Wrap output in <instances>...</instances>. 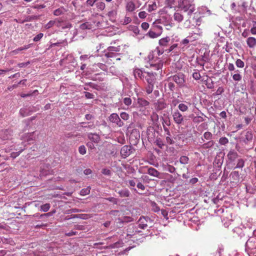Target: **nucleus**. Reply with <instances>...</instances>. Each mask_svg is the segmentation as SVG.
<instances>
[{
	"instance_id": "nucleus-1",
	"label": "nucleus",
	"mask_w": 256,
	"mask_h": 256,
	"mask_svg": "<svg viewBox=\"0 0 256 256\" xmlns=\"http://www.w3.org/2000/svg\"><path fill=\"white\" fill-rule=\"evenodd\" d=\"M177 7L180 10L186 13L188 20L195 10L194 6L192 0H178Z\"/></svg>"
},
{
	"instance_id": "nucleus-2",
	"label": "nucleus",
	"mask_w": 256,
	"mask_h": 256,
	"mask_svg": "<svg viewBox=\"0 0 256 256\" xmlns=\"http://www.w3.org/2000/svg\"><path fill=\"white\" fill-rule=\"evenodd\" d=\"M172 80L180 88L186 86L185 75L182 73H178L172 76Z\"/></svg>"
},
{
	"instance_id": "nucleus-3",
	"label": "nucleus",
	"mask_w": 256,
	"mask_h": 256,
	"mask_svg": "<svg viewBox=\"0 0 256 256\" xmlns=\"http://www.w3.org/2000/svg\"><path fill=\"white\" fill-rule=\"evenodd\" d=\"M110 122L114 123L118 127L121 128L124 126V122L121 120L119 116L116 113H112L109 116Z\"/></svg>"
},
{
	"instance_id": "nucleus-4",
	"label": "nucleus",
	"mask_w": 256,
	"mask_h": 256,
	"mask_svg": "<svg viewBox=\"0 0 256 256\" xmlns=\"http://www.w3.org/2000/svg\"><path fill=\"white\" fill-rule=\"evenodd\" d=\"M172 117H173L174 122L177 124H182L184 121V116L178 110L172 113Z\"/></svg>"
},
{
	"instance_id": "nucleus-5",
	"label": "nucleus",
	"mask_w": 256,
	"mask_h": 256,
	"mask_svg": "<svg viewBox=\"0 0 256 256\" xmlns=\"http://www.w3.org/2000/svg\"><path fill=\"white\" fill-rule=\"evenodd\" d=\"M132 147L130 146L125 145L121 148L120 154L123 158H127L132 152Z\"/></svg>"
},
{
	"instance_id": "nucleus-6",
	"label": "nucleus",
	"mask_w": 256,
	"mask_h": 256,
	"mask_svg": "<svg viewBox=\"0 0 256 256\" xmlns=\"http://www.w3.org/2000/svg\"><path fill=\"white\" fill-rule=\"evenodd\" d=\"M56 26L58 28H62V30L71 28L70 24L69 22H66L61 19H56Z\"/></svg>"
},
{
	"instance_id": "nucleus-7",
	"label": "nucleus",
	"mask_w": 256,
	"mask_h": 256,
	"mask_svg": "<svg viewBox=\"0 0 256 256\" xmlns=\"http://www.w3.org/2000/svg\"><path fill=\"white\" fill-rule=\"evenodd\" d=\"M183 10H178L174 14V18L175 22L179 23L182 22L184 19V16L182 12Z\"/></svg>"
},
{
	"instance_id": "nucleus-8",
	"label": "nucleus",
	"mask_w": 256,
	"mask_h": 256,
	"mask_svg": "<svg viewBox=\"0 0 256 256\" xmlns=\"http://www.w3.org/2000/svg\"><path fill=\"white\" fill-rule=\"evenodd\" d=\"M149 220L148 218L141 216L138 221V228L142 229L146 228L148 226V220Z\"/></svg>"
},
{
	"instance_id": "nucleus-9",
	"label": "nucleus",
	"mask_w": 256,
	"mask_h": 256,
	"mask_svg": "<svg viewBox=\"0 0 256 256\" xmlns=\"http://www.w3.org/2000/svg\"><path fill=\"white\" fill-rule=\"evenodd\" d=\"M144 78L148 84H154L156 78L152 72H144Z\"/></svg>"
},
{
	"instance_id": "nucleus-10",
	"label": "nucleus",
	"mask_w": 256,
	"mask_h": 256,
	"mask_svg": "<svg viewBox=\"0 0 256 256\" xmlns=\"http://www.w3.org/2000/svg\"><path fill=\"white\" fill-rule=\"evenodd\" d=\"M170 40V37H164L159 40L158 44L162 47H166L168 46Z\"/></svg>"
},
{
	"instance_id": "nucleus-11",
	"label": "nucleus",
	"mask_w": 256,
	"mask_h": 256,
	"mask_svg": "<svg viewBox=\"0 0 256 256\" xmlns=\"http://www.w3.org/2000/svg\"><path fill=\"white\" fill-rule=\"evenodd\" d=\"M186 104L184 103H180L178 105V108L180 111L184 112L188 111V106H191V103L190 102H186Z\"/></svg>"
},
{
	"instance_id": "nucleus-12",
	"label": "nucleus",
	"mask_w": 256,
	"mask_h": 256,
	"mask_svg": "<svg viewBox=\"0 0 256 256\" xmlns=\"http://www.w3.org/2000/svg\"><path fill=\"white\" fill-rule=\"evenodd\" d=\"M147 174L150 176H152L158 178L159 177L160 174V173L158 171V170L152 167H150L148 168Z\"/></svg>"
},
{
	"instance_id": "nucleus-13",
	"label": "nucleus",
	"mask_w": 256,
	"mask_h": 256,
	"mask_svg": "<svg viewBox=\"0 0 256 256\" xmlns=\"http://www.w3.org/2000/svg\"><path fill=\"white\" fill-rule=\"evenodd\" d=\"M134 74L136 78H139L142 79L144 76V74L139 68H136L134 71Z\"/></svg>"
},
{
	"instance_id": "nucleus-14",
	"label": "nucleus",
	"mask_w": 256,
	"mask_h": 256,
	"mask_svg": "<svg viewBox=\"0 0 256 256\" xmlns=\"http://www.w3.org/2000/svg\"><path fill=\"white\" fill-rule=\"evenodd\" d=\"M136 10V5L132 1H129L126 5V10L128 12H132Z\"/></svg>"
},
{
	"instance_id": "nucleus-15",
	"label": "nucleus",
	"mask_w": 256,
	"mask_h": 256,
	"mask_svg": "<svg viewBox=\"0 0 256 256\" xmlns=\"http://www.w3.org/2000/svg\"><path fill=\"white\" fill-rule=\"evenodd\" d=\"M30 47V44H27V45H24L23 46L18 48L12 50L11 52V54L13 55L16 54L23 50H26L29 48Z\"/></svg>"
},
{
	"instance_id": "nucleus-16",
	"label": "nucleus",
	"mask_w": 256,
	"mask_h": 256,
	"mask_svg": "<svg viewBox=\"0 0 256 256\" xmlns=\"http://www.w3.org/2000/svg\"><path fill=\"white\" fill-rule=\"evenodd\" d=\"M247 44L250 48H252L256 46V38L254 37H249L247 40Z\"/></svg>"
},
{
	"instance_id": "nucleus-17",
	"label": "nucleus",
	"mask_w": 256,
	"mask_h": 256,
	"mask_svg": "<svg viewBox=\"0 0 256 256\" xmlns=\"http://www.w3.org/2000/svg\"><path fill=\"white\" fill-rule=\"evenodd\" d=\"M227 157L229 160L234 161L238 157V154L236 152H235L234 150H230L228 152L227 154Z\"/></svg>"
},
{
	"instance_id": "nucleus-18",
	"label": "nucleus",
	"mask_w": 256,
	"mask_h": 256,
	"mask_svg": "<svg viewBox=\"0 0 256 256\" xmlns=\"http://www.w3.org/2000/svg\"><path fill=\"white\" fill-rule=\"evenodd\" d=\"M88 138L94 143H98L100 142V136L94 134H90L88 135Z\"/></svg>"
},
{
	"instance_id": "nucleus-19",
	"label": "nucleus",
	"mask_w": 256,
	"mask_h": 256,
	"mask_svg": "<svg viewBox=\"0 0 256 256\" xmlns=\"http://www.w3.org/2000/svg\"><path fill=\"white\" fill-rule=\"evenodd\" d=\"M92 28V24L90 22H85L80 26V30H90Z\"/></svg>"
},
{
	"instance_id": "nucleus-20",
	"label": "nucleus",
	"mask_w": 256,
	"mask_h": 256,
	"mask_svg": "<svg viewBox=\"0 0 256 256\" xmlns=\"http://www.w3.org/2000/svg\"><path fill=\"white\" fill-rule=\"evenodd\" d=\"M252 139V134L250 131H247L245 132L244 136V142L247 143Z\"/></svg>"
},
{
	"instance_id": "nucleus-21",
	"label": "nucleus",
	"mask_w": 256,
	"mask_h": 256,
	"mask_svg": "<svg viewBox=\"0 0 256 256\" xmlns=\"http://www.w3.org/2000/svg\"><path fill=\"white\" fill-rule=\"evenodd\" d=\"M96 6L98 12H102L104 10L106 5L103 2H98L96 4Z\"/></svg>"
},
{
	"instance_id": "nucleus-22",
	"label": "nucleus",
	"mask_w": 256,
	"mask_h": 256,
	"mask_svg": "<svg viewBox=\"0 0 256 256\" xmlns=\"http://www.w3.org/2000/svg\"><path fill=\"white\" fill-rule=\"evenodd\" d=\"M166 104L162 100H159L156 104V109L158 110H162L166 108Z\"/></svg>"
},
{
	"instance_id": "nucleus-23",
	"label": "nucleus",
	"mask_w": 256,
	"mask_h": 256,
	"mask_svg": "<svg viewBox=\"0 0 256 256\" xmlns=\"http://www.w3.org/2000/svg\"><path fill=\"white\" fill-rule=\"evenodd\" d=\"M66 12V10L64 8L60 7L54 10V14L56 16H58L64 14Z\"/></svg>"
},
{
	"instance_id": "nucleus-24",
	"label": "nucleus",
	"mask_w": 256,
	"mask_h": 256,
	"mask_svg": "<svg viewBox=\"0 0 256 256\" xmlns=\"http://www.w3.org/2000/svg\"><path fill=\"white\" fill-rule=\"evenodd\" d=\"M234 74L232 75V78L234 81L239 82L241 80L242 78V76L240 73V71L238 70H236L234 72Z\"/></svg>"
},
{
	"instance_id": "nucleus-25",
	"label": "nucleus",
	"mask_w": 256,
	"mask_h": 256,
	"mask_svg": "<svg viewBox=\"0 0 256 256\" xmlns=\"http://www.w3.org/2000/svg\"><path fill=\"white\" fill-rule=\"evenodd\" d=\"M119 54L114 52H108L107 53H106L105 56L107 58H116V60H120V58H117L116 56H119Z\"/></svg>"
},
{
	"instance_id": "nucleus-26",
	"label": "nucleus",
	"mask_w": 256,
	"mask_h": 256,
	"mask_svg": "<svg viewBox=\"0 0 256 256\" xmlns=\"http://www.w3.org/2000/svg\"><path fill=\"white\" fill-rule=\"evenodd\" d=\"M138 102L142 106H146L150 104V102L143 98H138Z\"/></svg>"
},
{
	"instance_id": "nucleus-27",
	"label": "nucleus",
	"mask_w": 256,
	"mask_h": 256,
	"mask_svg": "<svg viewBox=\"0 0 256 256\" xmlns=\"http://www.w3.org/2000/svg\"><path fill=\"white\" fill-rule=\"evenodd\" d=\"M160 34H161V32H160V34H157L154 30H149L148 32V34H147L146 35L148 36L149 37L154 38H156L160 36Z\"/></svg>"
},
{
	"instance_id": "nucleus-28",
	"label": "nucleus",
	"mask_w": 256,
	"mask_h": 256,
	"mask_svg": "<svg viewBox=\"0 0 256 256\" xmlns=\"http://www.w3.org/2000/svg\"><path fill=\"white\" fill-rule=\"evenodd\" d=\"M214 144V142L213 140H210L207 143L202 144L201 147L204 149H208L212 146Z\"/></svg>"
},
{
	"instance_id": "nucleus-29",
	"label": "nucleus",
	"mask_w": 256,
	"mask_h": 256,
	"mask_svg": "<svg viewBox=\"0 0 256 256\" xmlns=\"http://www.w3.org/2000/svg\"><path fill=\"white\" fill-rule=\"evenodd\" d=\"M118 194L122 198H128L130 196L128 190H121L119 191Z\"/></svg>"
},
{
	"instance_id": "nucleus-30",
	"label": "nucleus",
	"mask_w": 256,
	"mask_h": 256,
	"mask_svg": "<svg viewBox=\"0 0 256 256\" xmlns=\"http://www.w3.org/2000/svg\"><path fill=\"white\" fill-rule=\"evenodd\" d=\"M50 208V204H44L40 206V211H42L44 212H47Z\"/></svg>"
},
{
	"instance_id": "nucleus-31",
	"label": "nucleus",
	"mask_w": 256,
	"mask_h": 256,
	"mask_svg": "<svg viewBox=\"0 0 256 256\" xmlns=\"http://www.w3.org/2000/svg\"><path fill=\"white\" fill-rule=\"evenodd\" d=\"M108 50L110 52H119L120 50V47L118 46H110L108 48Z\"/></svg>"
},
{
	"instance_id": "nucleus-32",
	"label": "nucleus",
	"mask_w": 256,
	"mask_h": 256,
	"mask_svg": "<svg viewBox=\"0 0 256 256\" xmlns=\"http://www.w3.org/2000/svg\"><path fill=\"white\" fill-rule=\"evenodd\" d=\"M154 84H148V86L146 88V90L147 94H150L152 92L154 88Z\"/></svg>"
},
{
	"instance_id": "nucleus-33",
	"label": "nucleus",
	"mask_w": 256,
	"mask_h": 256,
	"mask_svg": "<svg viewBox=\"0 0 256 256\" xmlns=\"http://www.w3.org/2000/svg\"><path fill=\"white\" fill-rule=\"evenodd\" d=\"M56 19L54 20H51L47 23V24L46 25V29H49L52 28L54 26H56Z\"/></svg>"
},
{
	"instance_id": "nucleus-34",
	"label": "nucleus",
	"mask_w": 256,
	"mask_h": 256,
	"mask_svg": "<svg viewBox=\"0 0 256 256\" xmlns=\"http://www.w3.org/2000/svg\"><path fill=\"white\" fill-rule=\"evenodd\" d=\"M190 159L186 156H182L180 158V162L182 164H187Z\"/></svg>"
},
{
	"instance_id": "nucleus-35",
	"label": "nucleus",
	"mask_w": 256,
	"mask_h": 256,
	"mask_svg": "<svg viewBox=\"0 0 256 256\" xmlns=\"http://www.w3.org/2000/svg\"><path fill=\"white\" fill-rule=\"evenodd\" d=\"M212 135L210 132H205L203 134V137L206 140H210L212 138Z\"/></svg>"
},
{
	"instance_id": "nucleus-36",
	"label": "nucleus",
	"mask_w": 256,
	"mask_h": 256,
	"mask_svg": "<svg viewBox=\"0 0 256 256\" xmlns=\"http://www.w3.org/2000/svg\"><path fill=\"white\" fill-rule=\"evenodd\" d=\"M90 192V188L89 187L86 188L82 189L80 191V194L82 196H86Z\"/></svg>"
},
{
	"instance_id": "nucleus-37",
	"label": "nucleus",
	"mask_w": 256,
	"mask_h": 256,
	"mask_svg": "<svg viewBox=\"0 0 256 256\" xmlns=\"http://www.w3.org/2000/svg\"><path fill=\"white\" fill-rule=\"evenodd\" d=\"M244 161L242 159H238L236 168H242L244 166Z\"/></svg>"
},
{
	"instance_id": "nucleus-38",
	"label": "nucleus",
	"mask_w": 256,
	"mask_h": 256,
	"mask_svg": "<svg viewBox=\"0 0 256 256\" xmlns=\"http://www.w3.org/2000/svg\"><path fill=\"white\" fill-rule=\"evenodd\" d=\"M20 114L22 117H25L29 115L27 109L25 108H21L20 111Z\"/></svg>"
},
{
	"instance_id": "nucleus-39",
	"label": "nucleus",
	"mask_w": 256,
	"mask_h": 256,
	"mask_svg": "<svg viewBox=\"0 0 256 256\" xmlns=\"http://www.w3.org/2000/svg\"><path fill=\"white\" fill-rule=\"evenodd\" d=\"M120 116L122 120H128L129 114L125 112H122L120 114Z\"/></svg>"
},
{
	"instance_id": "nucleus-40",
	"label": "nucleus",
	"mask_w": 256,
	"mask_h": 256,
	"mask_svg": "<svg viewBox=\"0 0 256 256\" xmlns=\"http://www.w3.org/2000/svg\"><path fill=\"white\" fill-rule=\"evenodd\" d=\"M152 210L155 212H158L160 210V208L155 202L152 204Z\"/></svg>"
},
{
	"instance_id": "nucleus-41",
	"label": "nucleus",
	"mask_w": 256,
	"mask_h": 256,
	"mask_svg": "<svg viewBox=\"0 0 256 256\" xmlns=\"http://www.w3.org/2000/svg\"><path fill=\"white\" fill-rule=\"evenodd\" d=\"M228 140L226 137L220 138L219 140L220 144H226L228 143Z\"/></svg>"
},
{
	"instance_id": "nucleus-42",
	"label": "nucleus",
	"mask_w": 256,
	"mask_h": 256,
	"mask_svg": "<svg viewBox=\"0 0 256 256\" xmlns=\"http://www.w3.org/2000/svg\"><path fill=\"white\" fill-rule=\"evenodd\" d=\"M236 66L238 68H244V62L242 60L238 59L237 60L236 62Z\"/></svg>"
},
{
	"instance_id": "nucleus-43",
	"label": "nucleus",
	"mask_w": 256,
	"mask_h": 256,
	"mask_svg": "<svg viewBox=\"0 0 256 256\" xmlns=\"http://www.w3.org/2000/svg\"><path fill=\"white\" fill-rule=\"evenodd\" d=\"M86 148L84 146H80L78 148V152L81 154H84L86 153Z\"/></svg>"
},
{
	"instance_id": "nucleus-44",
	"label": "nucleus",
	"mask_w": 256,
	"mask_h": 256,
	"mask_svg": "<svg viewBox=\"0 0 256 256\" xmlns=\"http://www.w3.org/2000/svg\"><path fill=\"white\" fill-rule=\"evenodd\" d=\"M102 172L104 176H110V174H112L111 170L110 169L106 168H103L102 170Z\"/></svg>"
},
{
	"instance_id": "nucleus-45",
	"label": "nucleus",
	"mask_w": 256,
	"mask_h": 256,
	"mask_svg": "<svg viewBox=\"0 0 256 256\" xmlns=\"http://www.w3.org/2000/svg\"><path fill=\"white\" fill-rule=\"evenodd\" d=\"M98 0H87L86 1V5L87 6H93L94 4Z\"/></svg>"
},
{
	"instance_id": "nucleus-46",
	"label": "nucleus",
	"mask_w": 256,
	"mask_h": 256,
	"mask_svg": "<svg viewBox=\"0 0 256 256\" xmlns=\"http://www.w3.org/2000/svg\"><path fill=\"white\" fill-rule=\"evenodd\" d=\"M192 77L196 80H199L201 78V75L199 72H196L193 73Z\"/></svg>"
},
{
	"instance_id": "nucleus-47",
	"label": "nucleus",
	"mask_w": 256,
	"mask_h": 256,
	"mask_svg": "<svg viewBox=\"0 0 256 256\" xmlns=\"http://www.w3.org/2000/svg\"><path fill=\"white\" fill-rule=\"evenodd\" d=\"M123 102H124L126 106H130L132 104V100L130 98H126L123 100Z\"/></svg>"
},
{
	"instance_id": "nucleus-48",
	"label": "nucleus",
	"mask_w": 256,
	"mask_h": 256,
	"mask_svg": "<svg viewBox=\"0 0 256 256\" xmlns=\"http://www.w3.org/2000/svg\"><path fill=\"white\" fill-rule=\"evenodd\" d=\"M156 9V3H153L152 5H149L148 6V12H151L152 11Z\"/></svg>"
},
{
	"instance_id": "nucleus-49",
	"label": "nucleus",
	"mask_w": 256,
	"mask_h": 256,
	"mask_svg": "<svg viewBox=\"0 0 256 256\" xmlns=\"http://www.w3.org/2000/svg\"><path fill=\"white\" fill-rule=\"evenodd\" d=\"M44 34L42 33H40L36 36H35L34 38H33V40L34 42H38L40 40V38H42Z\"/></svg>"
},
{
	"instance_id": "nucleus-50",
	"label": "nucleus",
	"mask_w": 256,
	"mask_h": 256,
	"mask_svg": "<svg viewBox=\"0 0 256 256\" xmlns=\"http://www.w3.org/2000/svg\"><path fill=\"white\" fill-rule=\"evenodd\" d=\"M178 46V44H172L170 48L166 50V52H170L172 50H174L175 48H176Z\"/></svg>"
},
{
	"instance_id": "nucleus-51",
	"label": "nucleus",
	"mask_w": 256,
	"mask_h": 256,
	"mask_svg": "<svg viewBox=\"0 0 256 256\" xmlns=\"http://www.w3.org/2000/svg\"><path fill=\"white\" fill-rule=\"evenodd\" d=\"M54 212H55V211H54L52 212L41 214L40 216V218H45V217L50 216H52V214H54Z\"/></svg>"
},
{
	"instance_id": "nucleus-52",
	"label": "nucleus",
	"mask_w": 256,
	"mask_h": 256,
	"mask_svg": "<svg viewBox=\"0 0 256 256\" xmlns=\"http://www.w3.org/2000/svg\"><path fill=\"white\" fill-rule=\"evenodd\" d=\"M141 26L142 30H147L150 27V24L146 22H144L142 24Z\"/></svg>"
},
{
	"instance_id": "nucleus-53",
	"label": "nucleus",
	"mask_w": 256,
	"mask_h": 256,
	"mask_svg": "<svg viewBox=\"0 0 256 256\" xmlns=\"http://www.w3.org/2000/svg\"><path fill=\"white\" fill-rule=\"evenodd\" d=\"M203 121V118L201 116H194L193 118V122H198Z\"/></svg>"
},
{
	"instance_id": "nucleus-54",
	"label": "nucleus",
	"mask_w": 256,
	"mask_h": 256,
	"mask_svg": "<svg viewBox=\"0 0 256 256\" xmlns=\"http://www.w3.org/2000/svg\"><path fill=\"white\" fill-rule=\"evenodd\" d=\"M85 93V96L86 98H94V95L88 92H84Z\"/></svg>"
},
{
	"instance_id": "nucleus-55",
	"label": "nucleus",
	"mask_w": 256,
	"mask_h": 256,
	"mask_svg": "<svg viewBox=\"0 0 256 256\" xmlns=\"http://www.w3.org/2000/svg\"><path fill=\"white\" fill-rule=\"evenodd\" d=\"M168 170L170 173H174L175 172L176 168L174 166H168Z\"/></svg>"
},
{
	"instance_id": "nucleus-56",
	"label": "nucleus",
	"mask_w": 256,
	"mask_h": 256,
	"mask_svg": "<svg viewBox=\"0 0 256 256\" xmlns=\"http://www.w3.org/2000/svg\"><path fill=\"white\" fill-rule=\"evenodd\" d=\"M136 186L138 189H140L142 190H144L145 189L144 185L140 182H138L137 183Z\"/></svg>"
},
{
	"instance_id": "nucleus-57",
	"label": "nucleus",
	"mask_w": 256,
	"mask_h": 256,
	"mask_svg": "<svg viewBox=\"0 0 256 256\" xmlns=\"http://www.w3.org/2000/svg\"><path fill=\"white\" fill-rule=\"evenodd\" d=\"M133 220V218L130 216H124L122 220V222H132Z\"/></svg>"
},
{
	"instance_id": "nucleus-58",
	"label": "nucleus",
	"mask_w": 256,
	"mask_h": 256,
	"mask_svg": "<svg viewBox=\"0 0 256 256\" xmlns=\"http://www.w3.org/2000/svg\"><path fill=\"white\" fill-rule=\"evenodd\" d=\"M138 16L141 18H144L146 16V14L145 12L142 11L138 13Z\"/></svg>"
},
{
	"instance_id": "nucleus-59",
	"label": "nucleus",
	"mask_w": 256,
	"mask_h": 256,
	"mask_svg": "<svg viewBox=\"0 0 256 256\" xmlns=\"http://www.w3.org/2000/svg\"><path fill=\"white\" fill-rule=\"evenodd\" d=\"M227 66H228V70L232 71V70H234V64H232L229 63L228 64Z\"/></svg>"
},
{
	"instance_id": "nucleus-60",
	"label": "nucleus",
	"mask_w": 256,
	"mask_h": 256,
	"mask_svg": "<svg viewBox=\"0 0 256 256\" xmlns=\"http://www.w3.org/2000/svg\"><path fill=\"white\" fill-rule=\"evenodd\" d=\"M128 182L130 187H134L136 185V182L134 180H129Z\"/></svg>"
},
{
	"instance_id": "nucleus-61",
	"label": "nucleus",
	"mask_w": 256,
	"mask_h": 256,
	"mask_svg": "<svg viewBox=\"0 0 256 256\" xmlns=\"http://www.w3.org/2000/svg\"><path fill=\"white\" fill-rule=\"evenodd\" d=\"M168 87L170 90H174L175 85L172 82H169L168 83Z\"/></svg>"
},
{
	"instance_id": "nucleus-62",
	"label": "nucleus",
	"mask_w": 256,
	"mask_h": 256,
	"mask_svg": "<svg viewBox=\"0 0 256 256\" xmlns=\"http://www.w3.org/2000/svg\"><path fill=\"white\" fill-rule=\"evenodd\" d=\"M30 64L29 62H22L18 64V66L19 68H24L25 66H28V64Z\"/></svg>"
},
{
	"instance_id": "nucleus-63",
	"label": "nucleus",
	"mask_w": 256,
	"mask_h": 256,
	"mask_svg": "<svg viewBox=\"0 0 256 256\" xmlns=\"http://www.w3.org/2000/svg\"><path fill=\"white\" fill-rule=\"evenodd\" d=\"M84 174L86 176H88V174H92V170L90 168H86L84 170Z\"/></svg>"
},
{
	"instance_id": "nucleus-64",
	"label": "nucleus",
	"mask_w": 256,
	"mask_h": 256,
	"mask_svg": "<svg viewBox=\"0 0 256 256\" xmlns=\"http://www.w3.org/2000/svg\"><path fill=\"white\" fill-rule=\"evenodd\" d=\"M250 32L253 35H256V26H253L250 29Z\"/></svg>"
}]
</instances>
